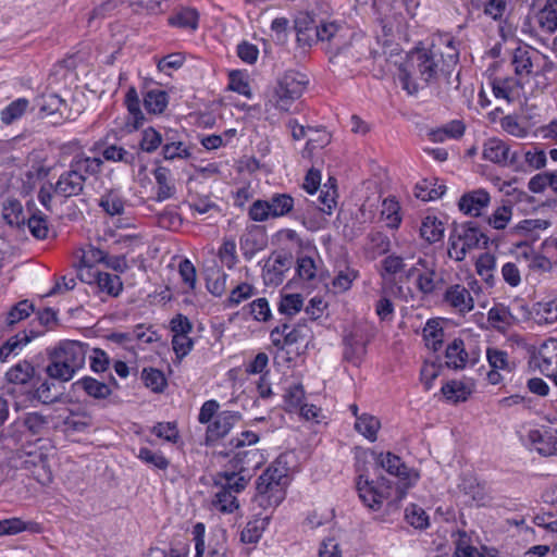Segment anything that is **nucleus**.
Instances as JSON below:
<instances>
[{"mask_svg": "<svg viewBox=\"0 0 557 557\" xmlns=\"http://www.w3.org/2000/svg\"><path fill=\"white\" fill-rule=\"evenodd\" d=\"M294 208L295 200L289 194L275 193L269 199L255 200L248 215L255 222H264L269 219L286 216L293 212Z\"/></svg>", "mask_w": 557, "mask_h": 557, "instance_id": "6e6552de", "label": "nucleus"}, {"mask_svg": "<svg viewBox=\"0 0 557 557\" xmlns=\"http://www.w3.org/2000/svg\"><path fill=\"white\" fill-rule=\"evenodd\" d=\"M512 65L515 66L516 74L529 75L533 67L530 51L525 48H517L513 52Z\"/></svg>", "mask_w": 557, "mask_h": 557, "instance_id": "5fc2aeb1", "label": "nucleus"}, {"mask_svg": "<svg viewBox=\"0 0 557 557\" xmlns=\"http://www.w3.org/2000/svg\"><path fill=\"white\" fill-rule=\"evenodd\" d=\"M262 463V454L257 448H239L228 462L230 469L223 472L239 473L251 479L249 469L258 468Z\"/></svg>", "mask_w": 557, "mask_h": 557, "instance_id": "9b49d317", "label": "nucleus"}, {"mask_svg": "<svg viewBox=\"0 0 557 557\" xmlns=\"http://www.w3.org/2000/svg\"><path fill=\"white\" fill-rule=\"evenodd\" d=\"M227 274L220 270L212 271L207 276V288L214 296H221L226 289Z\"/></svg>", "mask_w": 557, "mask_h": 557, "instance_id": "e2e57ef3", "label": "nucleus"}, {"mask_svg": "<svg viewBox=\"0 0 557 557\" xmlns=\"http://www.w3.org/2000/svg\"><path fill=\"white\" fill-rule=\"evenodd\" d=\"M443 302L460 314L469 313L474 309V300L470 290L461 284L447 287L443 294Z\"/></svg>", "mask_w": 557, "mask_h": 557, "instance_id": "f8f14e48", "label": "nucleus"}, {"mask_svg": "<svg viewBox=\"0 0 557 557\" xmlns=\"http://www.w3.org/2000/svg\"><path fill=\"white\" fill-rule=\"evenodd\" d=\"M103 160L99 157H89L85 152H78L70 161L69 169L76 174L83 183L90 176H98L102 172Z\"/></svg>", "mask_w": 557, "mask_h": 557, "instance_id": "ddd939ff", "label": "nucleus"}, {"mask_svg": "<svg viewBox=\"0 0 557 557\" xmlns=\"http://www.w3.org/2000/svg\"><path fill=\"white\" fill-rule=\"evenodd\" d=\"M442 393L446 399L459 403L467 400L470 389L461 382L450 381L442 386Z\"/></svg>", "mask_w": 557, "mask_h": 557, "instance_id": "603ef678", "label": "nucleus"}, {"mask_svg": "<svg viewBox=\"0 0 557 557\" xmlns=\"http://www.w3.org/2000/svg\"><path fill=\"white\" fill-rule=\"evenodd\" d=\"M35 376V368L34 366L27 361L23 360L13 366L5 374L8 382L13 384H27Z\"/></svg>", "mask_w": 557, "mask_h": 557, "instance_id": "72a5a7b5", "label": "nucleus"}, {"mask_svg": "<svg viewBox=\"0 0 557 557\" xmlns=\"http://www.w3.org/2000/svg\"><path fill=\"white\" fill-rule=\"evenodd\" d=\"M124 205L123 198L114 190L106 193L99 201L102 210L111 216L123 214Z\"/></svg>", "mask_w": 557, "mask_h": 557, "instance_id": "49530a36", "label": "nucleus"}, {"mask_svg": "<svg viewBox=\"0 0 557 557\" xmlns=\"http://www.w3.org/2000/svg\"><path fill=\"white\" fill-rule=\"evenodd\" d=\"M466 132V125L460 120H453L442 127L431 129L429 132L430 140L434 143H443L446 139H459Z\"/></svg>", "mask_w": 557, "mask_h": 557, "instance_id": "393cba45", "label": "nucleus"}, {"mask_svg": "<svg viewBox=\"0 0 557 557\" xmlns=\"http://www.w3.org/2000/svg\"><path fill=\"white\" fill-rule=\"evenodd\" d=\"M459 60V51L453 39L416 48L407 62L399 67L398 79L409 95H416L425 86L437 82L441 75H449Z\"/></svg>", "mask_w": 557, "mask_h": 557, "instance_id": "f257e3e1", "label": "nucleus"}, {"mask_svg": "<svg viewBox=\"0 0 557 557\" xmlns=\"http://www.w3.org/2000/svg\"><path fill=\"white\" fill-rule=\"evenodd\" d=\"M38 107L41 116L59 114L61 117H67L69 115L65 100L57 94L42 95L38 99Z\"/></svg>", "mask_w": 557, "mask_h": 557, "instance_id": "5701e85b", "label": "nucleus"}, {"mask_svg": "<svg viewBox=\"0 0 557 557\" xmlns=\"http://www.w3.org/2000/svg\"><path fill=\"white\" fill-rule=\"evenodd\" d=\"M101 156L103 161L109 162H122L127 165H134L136 157L134 153L127 151L121 146L117 145H107L101 150Z\"/></svg>", "mask_w": 557, "mask_h": 557, "instance_id": "ea45409f", "label": "nucleus"}, {"mask_svg": "<svg viewBox=\"0 0 557 557\" xmlns=\"http://www.w3.org/2000/svg\"><path fill=\"white\" fill-rule=\"evenodd\" d=\"M85 183L69 169L63 172L54 185V193L65 198L78 196L84 191Z\"/></svg>", "mask_w": 557, "mask_h": 557, "instance_id": "aec40b11", "label": "nucleus"}, {"mask_svg": "<svg viewBox=\"0 0 557 557\" xmlns=\"http://www.w3.org/2000/svg\"><path fill=\"white\" fill-rule=\"evenodd\" d=\"M125 104L133 119L134 128H138L145 121L144 113L140 109V100L135 87H129L125 95Z\"/></svg>", "mask_w": 557, "mask_h": 557, "instance_id": "37998d69", "label": "nucleus"}, {"mask_svg": "<svg viewBox=\"0 0 557 557\" xmlns=\"http://www.w3.org/2000/svg\"><path fill=\"white\" fill-rule=\"evenodd\" d=\"M28 104L29 102L25 98H18L12 101L1 111V121L7 125L13 123L25 113Z\"/></svg>", "mask_w": 557, "mask_h": 557, "instance_id": "de8ad7c7", "label": "nucleus"}, {"mask_svg": "<svg viewBox=\"0 0 557 557\" xmlns=\"http://www.w3.org/2000/svg\"><path fill=\"white\" fill-rule=\"evenodd\" d=\"M268 523L269 522L267 518H260L249 521L240 533L242 542L246 544L257 543L261 539L262 533L265 530Z\"/></svg>", "mask_w": 557, "mask_h": 557, "instance_id": "79ce46f5", "label": "nucleus"}, {"mask_svg": "<svg viewBox=\"0 0 557 557\" xmlns=\"http://www.w3.org/2000/svg\"><path fill=\"white\" fill-rule=\"evenodd\" d=\"M313 30L315 41L322 46L331 61L350 49L352 34L345 25L334 21H320Z\"/></svg>", "mask_w": 557, "mask_h": 557, "instance_id": "39448f33", "label": "nucleus"}, {"mask_svg": "<svg viewBox=\"0 0 557 557\" xmlns=\"http://www.w3.org/2000/svg\"><path fill=\"white\" fill-rule=\"evenodd\" d=\"M26 224L30 234L37 239H45L48 237V221L46 214L39 210H35L26 218Z\"/></svg>", "mask_w": 557, "mask_h": 557, "instance_id": "a19ab883", "label": "nucleus"}, {"mask_svg": "<svg viewBox=\"0 0 557 557\" xmlns=\"http://www.w3.org/2000/svg\"><path fill=\"white\" fill-rule=\"evenodd\" d=\"M23 424L33 435H38L46 429L48 420L38 412H28L23 419Z\"/></svg>", "mask_w": 557, "mask_h": 557, "instance_id": "0e129e2a", "label": "nucleus"}, {"mask_svg": "<svg viewBox=\"0 0 557 557\" xmlns=\"http://www.w3.org/2000/svg\"><path fill=\"white\" fill-rule=\"evenodd\" d=\"M198 13L190 8H182L169 17V24L174 27L195 30L198 27Z\"/></svg>", "mask_w": 557, "mask_h": 557, "instance_id": "c9c22d12", "label": "nucleus"}, {"mask_svg": "<svg viewBox=\"0 0 557 557\" xmlns=\"http://www.w3.org/2000/svg\"><path fill=\"white\" fill-rule=\"evenodd\" d=\"M219 258L221 262L228 269H232L235 265L237 262V255L236 243L233 239L224 240L219 250Z\"/></svg>", "mask_w": 557, "mask_h": 557, "instance_id": "774afa93", "label": "nucleus"}, {"mask_svg": "<svg viewBox=\"0 0 557 557\" xmlns=\"http://www.w3.org/2000/svg\"><path fill=\"white\" fill-rule=\"evenodd\" d=\"M534 362L543 374L555 379L557 370V339H546L534 356Z\"/></svg>", "mask_w": 557, "mask_h": 557, "instance_id": "2eb2a0df", "label": "nucleus"}, {"mask_svg": "<svg viewBox=\"0 0 557 557\" xmlns=\"http://www.w3.org/2000/svg\"><path fill=\"white\" fill-rule=\"evenodd\" d=\"M343 343L345 360L358 364L366 354V345L352 334L346 335Z\"/></svg>", "mask_w": 557, "mask_h": 557, "instance_id": "4c0bfd02", "label": "nucleus"}, {"mask_svg": "<svg viewBox=\"0 0 557 557\" xmlns=\"http://www.w3.org/2000/svg\"><path fill=\"white\" fill-rule=\"evenodd\" d=\"M408 280L413 278L416 288L423 296H431L443 288L444 276L437 271V263L433 258H418L416 263L406 272Z\"/></svg>", "mask_w": 557, "mask_h": 557, "instance_id": "423d86ee", "label": "nucleus"}, {"mask_svg": "<svg viewBox=\"0 0 557 557\" xmlns=\"http://www.w3.org/2000/svg\"><path fill=\"white\" fill-rule=\"evenodd\" d=\"M287 476L288 467L281 456L265 469V471L258 478L257 482H269L273 484H280L282 486H287Z\"/></svg>", "mask_w": 557, "mask_h": 557, "instance_id": "b1692460", "label": "nucleus"}, {"mask_svg": "<svg viewBox=\"0 0 557 557\" xmlns=\"http://www.w3.org/2000/svg\"><path fill=\"white\" fill-rule=\"evenodd\" d=\"M161 153L164 160L174 161L176 159L187 160L191 157V151L183 141L168 143L161 148Z\"/></svg>", "mask_w": 557, "mask_h": 557, "instance_id": "3c124183", "label": "nucleus"}, {"mask_svg": "<svg viewBox=\"0 0 557 557\" xmlns=\"http://www.w3.org/2000/svg\"><path fill=\"white\" fill-rule=\"evenodd\" d=\"M194 347V341L189 335H173L172 336V348L178 360L186 357Z\"/></svg>", "mask_w": 557, "mask_h": 557, "instance_id": "338daca9", "label": "nucleus"}, {"mask_svg": "<svg viewBox=\"0 0 557 557\" xmlns=\"http://www.w3.org/2000/svg\"><path fill=\"white\" fill-rule=\"evenodd\" d=\"M487 321L493 329L499 332H506L513 322V315L509 308L503 305H497L488 310Z\"/></svg>", "mask_w": 557, "mask_h": 557, "instance_id": "c756f323", "label": "nucleus"}, {"mask_svg": "<svg viewBox=\"0 0 557 557\" xmlns=\"http://www.w3.org/2000/svg\"><path fill=\"white\" fill-rule=\"evenodd\" d=\"M536 18L542 30L549 34L555 33L557 30V0H546Z\"/></svg>", "mask_w": 557, "mask_h": 557, "instance_id": "c85d7f7f", "label": "nucleus"}, {"mask_svg": "<svg viewBox=\"0 0 557 557\" xmlns=\"http://www.w3.org/2000/svg\"><path fill=\"white\" fill-rule=\"evenodd\" d=\"M33 337L34 334L32 333L29 335L26 331H23L10 337L0 347V360L4 362L11 355H16L18 350H21L25 345H27L32 341Z\"/></svg>", "mask_w": 557, "mask_h": 557, "instance_id": "f704fd0d", "label": "nucleus"}, {"mask_svg": "<svg viewBox=\"0 0 557 557\" xmlns=\"http://www.w3.org/2000/svg\"><path fill=\"white\" fill-rule=\"evenodd\" d=\"M468 352L461 338H455L445 350L446 366L454 370H461L468 361Z\"/></svg>", "mask_w": 557, "mask_h": 557, "instance_id": "bb28decb", "label": "nucleus"}, {"mask_svg": "<svg viewBox=\"0 0 557 557\" xmlns=\"http://www.w3.org/2000/svg\"><path fill=\"white\" fill-rule=\"evenodd\" d=\"M34 311V306L28 300H22L17 302L7 313L5 323L9 326L16 324L17 322L26 319Z\"/></svg>", "mask_w": 557, "mask_h": 557, "instance_id": "bf43d9fd", "label": "nucleus"}, {"mask_svg": "<svg viewBox=\"0 0 557 557\" xmlns=\"http://www.w3.org/2000/svg\"><path fill=\"white\" fill-rule=\"evenodd\" d=\"M74 386L81 387L88 396L95 399H106L112 393L109 385L99 382L91 376H84L83 379L76 381Z\"/></svg>", "mask_w": 557, "mask_h": 557, "instance_id": "7c9ffc66", "label": "nucleus"}, {"mask_svg": "<svg viewBox=\"0 0 557 557\" xmlns=\"http://www.w3.org/2000/svg\"><path fill=\"white\" fill-rule=\"evenodd\" d=\"M169 103V95L162 89H150L144 95V107L148 113L161 114Z\"/></svg>", "mask_w": 557, "mask_h": 557, "instance_id": "2f4dec72", "label": "nucleus"}, {"mask_svg": "<svg viewBox=\"0 0 557 557\" xmlns=\"http://www.w3.org/2000/svg\"><path fill=\"white\" fill-rule=\"evenodd\" d=\"M2 218L10 226L22 228L26 225L23 206L15 198H8L3 201Z\"/></svg>", "mask_w": 557, "mask_h": 557, "instance_id": "a878e982", "label": "nucleus"}, {"mask_svg": "<svg viewBox=\"0 0 557 557\" xmlns=\"http://www.w3.org/2000/svg\"><path fill=\"white\" fill-rule=\"evenodd\" d=\"M143 380L145 385L156 393L163 392L166 386V380L163 372L154 368L144 369Z\"/></svg>", "mask_w": 557, "mask_h": 557, "instance_id": "13d9d810", "label": "nucleus"}, {"mask_svg": "<svg viewBox=\"0 0 557 557\" xmlns=\"http://www.w3.org/2000/svg\"><path fill=\"white\" fill-rule=\"evenodd\" d=\"M309 83L308 76L299 71L288 70L277 81L274 89V106L281 111H289L294 101L302 95Z\"/></svg>", "mask_w": 557, "mask_h": 557, "instance_id": "0eeeda50", "label": "nucleus"}, {"mask_svg": "<svg viewBox=\"0 0 557 557\" xmlns=\"http://www.w3.org/2000/svg\"><path fill=\"white\" fill-rule=\"evenodd\" d=\"M483 158L499 165H511L517 162V153L510 150V147L498 138H490L483 146Z\"/></svg>", "mask_w": 557, "mask_h": 557, "instance_id": "4468645a", "label": "nucleus"}, {"mask_svg": "<svg viewBox=\"0 0 557 557\" xmlns=\"http://www.w3.org/2000/svg\"><path fill=\"white\" fill-rule=\"evenodd\" d=\"M486 358L492 369L511 371V361L507 351L498 348H487Z\"/></svg>", "mask_w": 557, "mask_h": 557, "instance_id": "4d7b16f0", "label": "nucleus"}, {"mask_svg": "<svg viewBox=\"0 0 557 557\" xmlns=\"http://www.w3.org/2000/svg\"><path fill=\"white\" fill-rule=\"evenodd\" d=\"M304 307V298L300 294H286L281 296L278 312L287 317L297 314Z\"/></svg>", "mask_w": 557, "mask_h": 557, "instance_id": "8fccbe9b", "label": "nucleus"}, {"mask_svg": "<svg viewBox=\"0 0 557 557\" xmlns=\"http://www.w3.org/2000/svg\"><path fill=\"white\" fill-rule=\"evenodd\" d=\"M292 256L287 253H277L272 263L264 267V280L269 284L278 285L284 280V273L290 268Z\"/></svg>", "mask_w": 557, "mask_h": 557, "instance_id": "412c9836", "label": "nucleus"}, {"mask_svg": "<svg viewBox=\"0 0 557 557\" xmlns=\"http://www.w3.org/2000/svg\"><path fill=\"white\" fill-rule=\"evenodd\" d=\"M406 521L416 529H425L429 527V516L418 505L411 504L405 510Z\"/></svg>", "mask_w": 557, "mask_h": 557, "instance_id": "6e6d98bb", "label": "nucleus"}, {"mask_svg": "<svg viewBox=\"0 0 557 557\" xmlns=\"http://www.w3.org/2000/svg\"><path fill=\"white\" fill-rule=\"evenodd\" d=\"M376 463L383 468L387 473L396 476L399 480L397 485L398 498H403L406 492L418 480V473L410 470L401 459L392 453H381L376 458Z\"/></svg>", "mask_w": 557, "mask_h": 557, "instance_id": "1a4fd4ad", "label": "nucleus"}, {"mask_svg": "<svg viewBox=\"0 0 557 557\" xmlns=\"http://www.w3.org/2000/svg\"><path fill=\"white\" fill-rule=\"evenodd\" d=\"M255 294V287L248 283H240L234 287L226 299V306L232 308L249 299Z\"/></svg>", "mask_w": 557, "mask_h": 557, "instance_id": "052dcab7", "label": "nucleus"}, {"mask_svg": "<svg viewBox=\"0 0 557 557\" xmlns=\"http://www.w3.org/2000/svg\"><path fill=\"white\" fill-rule=\"evenodd\" d=\"M420 234L428 243L434 244L443 238L444 225L436 216L428 215L422 221Z\"/></svg>", "mask_w": 557, "mask_h": 557, "instance_id": "473e14b6", "label": "nucleus"}, {"mask_svg": "<svg viewBox=\"0 0 557 557\" xmlns=\"http://www.w3.org/2000/svg\"><path fill=\"white\" fill-rule=\"evenodd\" d=\"M87 345L66 341L59 344L51 355V361L46 368L49 377L67 382L85 364Z\"/></svg>", "mask_w": 557, "mask_h": 557, "instance_id": "f03ea898", "label": "nucleus"}, {"mask_svg": "<svg viewBox=\"0 0 557 557\" xmlns=\"http://www.w3.org/2000/svg\"><path fill=\"white\" fill-rule=\"evenodd\" d=\"M153 176L158 186L156 200L161 202L172 198L175 195L176 187L171 178L170 169L159 165L153 170Z\"/></svg>", "mask_w": 557, "mask_h": 557, "instance_id": "4be33fe9", "label": "nucleus"}, {"mask_svg": "<svg viewBox=\"0 0 557 557\" xmlns=\"http://www.w3.org/2000/svg\"><path fill=\"white\" fill-rule=\"evenodd\" d=\"M443 337L444 331L440 322L434 319L428 320L423 329V339L425 341L426 347L431 348L433 351H437L442 347Z\"/></svg>", "mask_w": 557, "mask_h": 557, "instance_id": "58836bf2", "label": "nucleus"}, {"mask_svg": "<svg viewBox=\"0 0 557 557\" xmlns=\"http://www.w3.org/2000/svg\"><path fill=\"white\" fill-rule=\"evenodd\" d=\"M240 418L242 416L238 411L224 410L219 412L207 426L206 444L211 445L226 436Z\"/></svg>", "mask_w": 557, "mask_h": 557, "instance_id": "9d476101", "label": "nucleus"}, {"mask_svg": "<svg viewBox=\"0 0 557 557\" xmlns=\"http://www.w3.org/2000/svg\"><path fill=\"white\" fill-rule=\"evenodd\" d=\"M487 244V236L480 231L474 222L455 223L449 235L448 255L456 261H462L469 250L486 248Z\"/></svg>", "mask_w": 557, "mask_h": 557, "instance_id": "20e7f679", "label": "nucleus"}, {"mask_svg": "<svg viewBox=\"0 0 557 557\" xmlns=\"http://www.w3.org/2000/svg\"><path fill=\"white\" fill-rule=\"evenodd\" d=\"M137 457L146 465L158 470H166L170 466L169 459L161 451H153L147 447H141Z\"/></svg>", "mask_w": 557, "mask_h": 557, "instance_id": "864d4df0", "label": "nucleus"}, {"mask_svg": "<svg viewBox=\"0 0 557 557\" xmlns=\"http://www.w3.org/2000/svg\"><path fill=\"white\" fill-rule=\"evenodd\" d=\"M305 398V391L301 384L290 385L284 394L286 408L292 411L297 409Z\"/></svg>", "mask_w": 557, "mask_h": 557, "instance_id": "69168bd1", "label": "nucleus"}, {"mask_svg": "<svg viewBox=\"0 0 557 557\" xmlns=\"http://www.w3.org/2000/svg\"><path fill=\"white\" fill-rule=\"evenodd\" d=\"M495 268H496V258H495V256L487 253V252L481 255L475 262V269H476L478 274L490 286H493V284H494L493 272H494Z\"/></svg>", "mask_w": 557, "mask_h": 557, "instance_id": "c03bdc74", "label": "nucleus"}, {"mask_svg": "<svg viewBox=\"0 0 557 557\" xmlns=\"http://www.w3.org/2000/svg\"><path fill=\"white\" fill-rule=\"evenodd\" d=\"M249 478L239 473L218 472L213 479L216 488L212 506L222 513H232L239 508L237 495L247 487Z\"/></svg>", "mask_w": 557, "mask_h": 557, "instance_id": "7ed1b4c3", "label": "nucleus"}, {"mask_svg": "<svg viewBox=\"0 0 557 557\" xmlns=\"http://www.w3.org/2000/svg\"><path fill=\"white\" fill-rule=\"evenodd\" d=\"M380 428V420L368 413H363L360 417H357L355 422L356 431L368 438L370 442H374L376 440Z\"/></svg>", "mask_w": 557, "mask_h": 557, "instance_id": "e433bc0d", "label": "nucleus"}, {"mask_svg": "<svg viewBox=\"0 0 557 557\" xmlns=\"http://www.w3.org/2000/svg\"><path fill=\"white\" fill-rule=\"evenodd\" d=\"M357 490L363 504L372 510H379L383 499L387 498L388 495L386 491L375 485L374 481L368 479L363 480L362 475H360L357 481Z\"/></svg>", "mask_w": 557, "mask_h": 557, "instance_id": "dca6fc26", "label": "nucleus"}, {"mask_svg": "<svg viewBox=\"0 0 557 557\" xmlns=\"http://www.w3.org/2000/svg\"><path fill=\"white\" fill-rule=\"evenodd\" d=\"M162 143V134L156 131L153 127H147L141 132L139 148L141 151L152 153L161 147Z\"/></svg>", "mask_w": 557, "mask_h": 557, "instance_id": "09e8293b", "label": "nucleus"}, {"mask_svg": "<svg viewBox=\"0 0 557 557\" xmlns=\"http://www.w3.org/2000/svg\"><path fill=\"white\" fill-rule=\"evenodd\" d=\"M490 195L484 189L465 194L459 200V209L467 215L479 216L490 203Z\"/></svg>", "mask_w": 557, "mask_h": 557, "instance_id": "f3484780", "label": "nucleus"}, {"mask_svg": "<svg viewBox=\"0 0 557 557\" xmlns=\"http://www.w3.org/2000/svg\"><path fill=\"white\" fill-rule=\"evenodd\" d=\"M528 438L539 454L543 456L557 455V438L548 428L543 431L530 430Z\"/></svg>", "mask_w": 557, "mask_h": 557, "instance_id": "a211bd4d", "label": "nucleus"}, {"mask_svg": "<svg viewBox=\"0 0 557 557\" xmlns=\"http://www.w3.org/2000/svg\"><path fill=\"white\" fill-rule=\"evenodd\" d=\"M512 216L510 202L498 207L488 218V224L496 230H504Z\"/></svg>", "mask_w": 557, "mask_h": 557, "instance_id": "680f3d73", "label": "nucleus"}, {"mask_svg": "<svg viewBox=\"0 0 557 557\" xmlns=\"http://www.w3.org/2000/svg\"><path fill=\"white\" fill-rule=\"evenodd\" d=\"M96 286L112 297H116L123 289V283L119 275L101 272Z\"/></svg>", "mask_w": 557, "mask_h": 557, "instance_id": "a18cd8bd", "label": "nucleus"}, {"mask_svg": "<svg viewBox=\"0 0 557 557\" xmlns=\"http://www.w3.org/2000/svg\"><path fill=\"white\" fill-rule=\"evenodd\" d=\"M495 98L504 99L508 103L513 102L519 96L521 84L516 77H496L491 82Z\"/></svg>", "mask_w": 557, "mask_h": 557, "instance_id": "6ab92c4d", "label": "nucleus"}, {"mask_svg": "<svg viewBox=\"0 0 557 557\" xmlns=\"http://www.w3.org/2000/svg\"><path fill=\"white\" fill-rule=\"evenodd\" d=\"M285 487L280 484L257 482V494L260 504L268 506H277L285 498Z\"/></svg>", "mask_w": 557, "mask_h": 557, "instance_id": "cd10ccee", "label": "nucleus"}]
</instances>
